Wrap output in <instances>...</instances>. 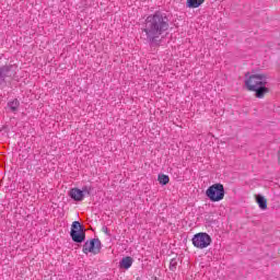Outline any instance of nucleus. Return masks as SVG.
<instances>
[{
  "mask_svg": "<svg viewBox=\"0 0 280 280\" xmlns=\"http://www.w3.org/2000/svg\"><path fill=\"white\" fill-rule=\"evenodd\" d=\"M256 202L259 206V209L266 211L268 209V200L261 195L256 196Z\"/></svg>",
  "mask_w": 280,
  "mask_h": 280,
  "instance_id": "nucleus-8",
  "label": "nucleus"
},
{
  "mask_svg": "<svg viewBox=\"0 0 280 280\" xmlns=\"http://www.w3.org/2000/svg\"><path fill=\"white\" fill-rule=\"evenodd\" d=\"M205 0H187V8H200Z\"/></svg>",
  "mask_w": 280,
  "mask_h": 280,
  "instance_id": "nucleus-10",
  "label": "nucleus"
},
{
  "mask_svg": "<svg viewBox=\"0 0 280 280\" xmlns=\"http://www.w3.org/2000/svg\"><path fill=\"white\" fill-rule=\"evenodd\" d=\"M266 84H268L266 74H252L245 80L247 91H253L258 100H262L267 93H270Z\"/></svg>",
  "mask_w": 280,
  "mask_h": 280,
  "instance_id": "nucleus-2",
  "label": "nucleus"
},
{
  "mask_svg": "<svg viewBox=\"0 0 280 280\" xmlns=\"http://www.w3.org/2000/svg\"><path fill=\"white\" fill-rule=\"evenodd\" d=\"M178 266V260L176 258L171 259L170 261V270L174 272L176 270V267Z\"/></svg>",
  "mask_w": 280,
  "mask_h": 280,
  "instance_id": "nucleus-13",
  "label": "nucleus"
},
{
  "mask_svg": "<svg viewBox=\"0 0 280 280\" xmlns=\"http://www.w3.org/2000/svg\"><path fill=\"white\" fill-rule=\"evenodd\" d=\"M19 106H20L19 100H14V101H12L11 103H9V108H10L13 113H16V110H19Z\"/></svg>",
  "mask_w": 280,
  "mask_h": 280,
  "instance_id": "nucleus-12",
  "label": "nucleus"
},
{
  "mask_svg": "<svg viewBox=\"0 0 280 280\" xmlns=\"http://www.w3.org/2000/svg\"><path fill=\"white\" fill-rule=\"evenodd\" d=\"M132 266V258L131 257H125L120 261V268H125V270H128Z\"/></svg>",
  "mask_w": 280,
  "mask_h": 280,
  "instance_id": "nucleus-9",
  "label": "nucleus"
},
{
  "mask_svg": "<svg viewBox=\"0 0 280 280\" xmlns=\"http://www.w3.org/2000/svg\"><path fill=\"white\" fill-rule=\"evenodd\" d=\"M100 250H102V242L100 238L86 241L83 245V253L85 255H89V253H92V255H100Z\"/></svg>",
  "mask_w": 280,
  "mask_h": 280,
  "instance_id": "nucleus-6",
  "label": "nucleus"
},
{
  "mask_svg": "<svg viewBox=\"0 0 280 280\" xmlns=\"http://www.w3.org/2000/svg\"><path fill=\"white\" fill-rule=\"evenodd\" d=\"M170 30V20L161 12H155L145 19L143 32L149 43H156L164 32Z\"/></svg>",
  "mask_w": 280,
  "mask_h": 280,
  "instance_id": "nucleus-1",
  "label": "nucleus"
},
{
  "mask_svg": "<svg viewBox=\"0 0 280 280\" xmlns=\"http://www.w3.org/2000/svg\"><path fill=\"white\" fill-rule=\"evenodd\" d=\"M224 185L220 183L210 186L206 190V196L211 202H220V200H224Z\"/></svg>",
  "mask_w": 280,
  "mask_h": 280,
  "instance_id": "nucleus-3",
  "label": "nucleus"
},
{
  "mask_svg": "<svg viewBox=\"0 0 280 280\" xmlns=\"http://www.w3.org/2000/svg\"><path fill=\"white\" fill-rule=\"evenodd\" d=\"M211 236L206 232H200L194 235L192 237V245L195 248H207L211 246Z\"/></svg>",
  "mask_w": 280,
  "mask_h": 280,
  "instance_id": "nucleus-4",
  "label": "nucleus"
},
{
  "mask_svg": "<svg viewBox=\"0 0 280 280\" xmlns=\"http://www.w3.org/2000/svg\"><path fill=\"white\" fill-rule=\"evenodd\" d=\"M158 180H159L160 185H167V183H170V176H167L165 174H161V175H159Z\"/></svg>",
  "mask_w": 280,
  "mask_h": 280,
  "instance_id": "nucleus-11",
  "label": "nucleus"
},
{
  "mask_svg": "<svg viewBox=\"0 0 280 280\" xmlns=\"http://www.w3.org/2000/svg\"><path fill=\"white\" fill-rule=\"evenodd\" d=\"M69 196L72 198V200L82 202V200H84V190H81L80 188H72L69 192Z\"/></svg>",
  "mask_w": 280,
  "mask_h": 280,
  "instance_id": "nucleus-7",
  "label": "nucleus"
},
{
  "mask_svg": "<svg viewBox=\"0 0 280 280\" xmlns=\"http://www.w3.org/2000/svg\"><path fill=\"white\" fill-rule=\"evenodd\" d=\"M70 235L77 244H82V242L86 240V234H84V230H82V224L78 221L72 222Z\"/></svg>",
  "mask_w": 280,
  "mask_h": 280,
  "instance_id": "nucleus-5",
  "label": "nucleus"
}]
</instances>
